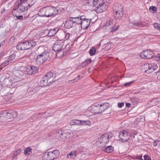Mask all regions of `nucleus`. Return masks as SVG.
I'll list each match as a JSON object with an SVG mask.
<instances>
[{
  "label": "nucleus",
  "mask_w": 160,
  "mask_h": 160,
  "mask_svg": "<svg viewBox=\"0 0 160 160\" xmlns=\"http://www.w3.org/2000/svg\"><path fill=\"white\" fill-rule=\"evenodd\" d=\"M58 12V10L56 7L48 6L41 8L38 14L42 17H50L54 16Z\"/></svg>",
  "instance_id": "1"
},
{
  "label": "nucleus",
  "mask_w": 160,
  "mask_h": 160,
  "mask_svg": "<svg viewBox=\"0 0 160 160\" xmlns=\"http://www.w3.org/2000/svg\"><path fill=\"white\" fill-rule=\"evenodd\" d=\"M56 73L55 72H50L43 76L42 78L40 84L42 87H45L52 83L55 81Z\"/></svg>",
  "instance_id": "2"
},
{
  "label": "nucleus",
  "mask_w": 160,
  "mask_h": 160,
  "mask_svg": "<svg viewBox=\"0 0 160 160\" xmlns=\"http://www.w3.org/2000/svg\"><path fill=\"white\" fill-rule=\"evenodd\" d=\"M36 42L33 40L25 41L20 43L16 46V48L18 50H28L31 48L35 46L36 45Z\"/></svg>",
  "instance_id": "3"
},
{
  "label": "nucleus",
  "mask_w": 160,
  "mask_h": 160,
  "mask_svg": "<svg viewBox=\"0 0 160 160\" xmlns=\"http://www.w3.org/2000/svg\"><path fill=\"white\" fill-rule=\"evenodd\" d=\"M59 152L58 150H55L52 152H45L42 157L43 160H53L58 157Z\"/></svg>",
  "instance_id": "4"
},
{
  "label": "nucleus",
  "mask_w": 160,
  "mask_h": 160,
  "mask_svg": "<svg viewBox=\"0 0 160 160\" xmlns=\"http://www.w3.org/2000/svg\"><path fill=\"white\" fill-rule=\"evenodd\" d=\"M115 17L118 19L122 18L123 15V6L119 4L115 5L113 7Z\"/></svg>",
  "instance_id": "5"
},
{
  "label": "nucleus",
  "mask_w": 160,
  "mask_h": 160,
  "mask_svg": "<svg viewBox=\"0 0 160 160\" xmlns=\"http://www.w3.org/2000/svg\"><path fill=\"white\" fill-rule=\"evenodd\" d=\"M44 52L38 55L36 59V61L38 64H41L43 63L48 59L49 53L42 49Z\"/></svg>",
  "instance_id": "6"
},
{
  "label": "nucleus",
  "mask_w": 160,
  "mask_h": 160,
  "mask_svg": "<svg viewBox=\"0 0 160 160\" xmlns=\"http://www.w3.org/2000/svg\"><path fill=\"white\" fill-rule=\"evenodd\" d=\"M27 5L18 3V5L13 9L12 13L13 15L15 14V12L22 13L28 9Z\"/></svg>",
  "instance_id": "7"
},
{
  "label": "nucleus",
  "mask_w": 160,
  "mask_h": 160,
  "mask_svg": "<svg viewBox=\"0 0 160 160\" xmlns=\"http://www.w3.org/2000/svg\"><path fill=\"white\" fill-rule=\"evenodd\" d=\"M119 137L120 138V141L122 142H126L129 139L130 133L126 130H122L119 133Z\"/></svg>",
  "instance_id": "8"
},
{
  "label": "nucleus",
  "mask_w": 160,
  "mask_h": 160,
  "mask_svg": "<svg viewBox=\"0 0 160 160\" xmlns=\"http://www.w3.org/2000/svg\"><path fill=\"white\" fill-rule=\"evenodd\" d=\"M65 41L63 40H58L56 41L53 46V49L56 52L64 48Z\"/></svg>",
  "instance_id": "9"
},
{
  "label": "nucleus",
  "mask_w": 160,
  "mask_h": 160,
  "mask_svg": "<svg viewBox=\"0 0 160 160\" xmlns=\"http://www.w3.org/2000/svg\"><path fill=\"white\" fill-rule=\"evenodd\" d=\"M98 4V5L96 10V12L98 13L102 12L108 8V3L107 2H103L102 0L101 2H99Z\"/></svg>",
  "instance_id": "10"
},
{
  "label": "nucleus",
  "mask_w": 160,
  "mask_h": 160,
  "mask_svg": "<svg viewBox=\"0 0 160 160\" xmlns=\"http://www.w3.org/2000/svg\"><path fill=\"white\" fill-rule=\"evenodd\" d=\"M158 68L157 65L154 63H147L144 65L145 72L148 73H150L156 70Z\"/></svg>",
  "instance_id": "11"
},
{
  "label": "nucleus",
  "mask_w": 160,
  "mask_h": 160,
  "mask_svg": "<svg viewBox=\"0 0 160 160\" xmlns=\"http://www.w3.org/2000/svg\"><path fill=\"white\" fill-rule=\"evenodd\" d=\"M142 58L144 59H149L154 57V53L152 51L149 50L142 51L140 54Z\"/></svg>",
  "instance_id": "12"
},
{
  "label": "nucleus",
  "mask_w": 160,
  "mask_h": 160,
  "mask_svg": "<svg viewBox=\"0 0 160 160\" xmlns=\"http://www.w3.org/2000/svg\"><path fill=\"white\" fill-rule=\"evenodd\" d=\"M24 70L25 74L31 75L36 73L38 71V69L35 67L30 66L27 68L25 67Z\"/></svg>",
  "instance_id": "13"
},
{
  "label": "nucleus",
  "mask_w": 160,
  "mask_h": 160,
  "mask_svg": "<svg viewBox=\"0 0 160 160\" xmlns=\"http://www.w3.org/2000/svg\"><path fill=\"white\" fill-rule=\"evenodd\" d=\"M112 136L110 137L108 134L105 133L102 135L99 141L101 143H103L104 144L107 143L109 140V139L111 138Z\"/></svg>",
  "instance_id": "14"
},
{
  "label": "nucleus",
  "mask_w": 160,
  "mask_h": 160,
  "mask_svg": "<svg viewBox=\"0 0 160 160\" xmlns=\"http://www.w3.org/2000/svg\"><path fill=\"white\" fill-rule=\"evenodd\" d=\"M25 67H22L20 69L15 70L14 71V76L17 77H20L23 76L25 74Z\"/></svg>",
  "instance_id": "15"
},
{
  "label": "nucleus",
  "mask_w": 160,
  "mask_h": 160,
  "mask_svg": "<svg viewBox=\"0 0 160 160\" xmlns=\"http://www.w3.org/2000/svg\"><path fill=\"white\" fill-rule=\"evenodd\" d=\"M102 0H85L86 3H87L91 7L96 6L99 2H101Z\"/></svg>",
  "instance_id": "16"
},
{
  "label": "nucleus",
  "mask_w": 160,
  "mask_h": 160,
  "mask_svg": "<svg viewBox=\"0 0 160 160\" xmlns=\"http://www.w3.org/2000/svg\"><path fill=\"white\" fill-rule=\"evenodd\" d=\"M91 21L89 19L82 21L80 24L81 28L84 29L87 28L90 25Z\"/></svg>",
  "instance_id": "17"
},
{
  "label": "nucleus",
  "mask_w": 160,
  "mask_h": 160,
  "mask_svg": "<svg viewBox=\"0 0 160 160\" xmlns=\"http://www.w3.org/2000/svg\"><path fill=\"white\" fill-rule=\"evenodd\" d=\"M73 21L71 19L70 17L69 18V20L66 21L64 25V26L66 28L69 29L73 26Z\"/></svg>",
  "instance_id": "18"
},
{
  "label": "nucleus",
  "mask_w": 160,
  "mask_h": 160,
  "mask_svg": "<svg viewBox=\"0 0 160 160\" xmlns=\"http://www.w3.org/2000/svg\"><path fill=\"white\" fill-rule=\"evenodd\" d=\"M71 19L73 21V24L75 25L80 24L82 22L81 20L79 17H70Z\"/></svg>",
  "instance_id": "19"
},
{
  "label": "nucleus",
  "mask_w": 160,
  "mask_h": 160,
  "mask_svg": "<svg viewBox=\"0 0 160 160\" xmlns=\"http://www.w3.org/2000/svg\"><path fill=\"white\" fill-rule=\"evenodd\" d=\"M81 123H82L81 120L76 119L72 120L69 122V124L71 126L74 125H75L81 126Z\"/></svg>",
  "instance_id": "20"
},
{
  "label": "nucleus",
  "mask_w": 160,
  "mask_h": 160,
  "mask_svg": "<svg viewBox=\"0 0 160 160\" xmlns=\"http://www.w3.org/2000/svg\"><path fill=\"white\" fill-rule=\"evenodd\" d=\"M92 109L93 110L94 112L96 114L100 113V109L99 104H98L97 105H94L92 106Z\"/></svg>",
  "instance_id": "21"
},
{
  "label": "nucleus",
  "mask_w": 160,
  "mask_h": 160,
  "mask_svg": "<svg viewBox=\"0 0 160 160\" xmlns=\"http://www.w3.org/2000/svg\"><path fill=\"white\" fill-rule=\"evenodd\" d=\"M100 108V109L101 113L104 112L107 109L108 106V105L106 103H104L103 104L99 105Z\"/></svg>",
  "instance_id": "22"
},
{
  "label": "nucleus",
  "mask_w": 160,
  "mask_h": 160,
  "mask_svg": "<svg viewBox=\"0 0 160 160\" xmlns=\"http://www.w3.org/2000/svg\"><path fill=\"white\" fill-rule=\"evenodd\" d=\"M77 153V152L76 151H73L67 155V158H69L70 157V158H73L76 156Z\"/></svg>",
  "instance_id": "23"
},
{
  "label": "nucleus",
  "mask_w": 160,
  "mask_h": 160,
  "mask_svg": "<svg viewBox=\"0 0 160 160\" xmlns=\"http://www.w3.org/2000/svg\"><path fill=\"white\" fill-rule=\"evenodd\" d=\"M70 49V45L67 44L65 45H64V48L62 49L63 50V51H64V53L66 55L68 53Z\"/></svg>",
  "instance_id": "24"
},
{
  "label": "nucleus",
  "mask_w": 160,
  "mask_h": 160,
  "mask_svg": "<svg viewBox=\"0 0 160 160\" xmlns=\"http://www.w3.org/2000/svg\"><path fill=\"white\" fill-rule=\"evenodd\" d=\"M56 56L57 58H62L63 55H65L64 51H63L62 49L58 51H57Z\"/></svg>",
  "instance_id": "25"
},
{
  "label": "nucleus",
  "mask_w": 160,
  "mask_h": 160,
  "mask_svg": "<svg viewBox=\"0 0 160 160\" xmlns=\"http://www.w3.org/2000/svg\"><path fill=\"white\" fill-rule=\"evenodd\" d=\"M57 30L56 28L50 30L48 32V35L49 37L52 36L54 35L57 32Z\"/></svg>",
  "instance_id": "26"
},
{
  "label": "nucleus",
  "mask_w": 160,
  "mask_h": 160,
  "mask_svg": "<svg viewBox=\"0 0 160 160\" xmlns=\"http://www.w3.org/2000/svg\"><path fill=\"white\" fill-rule=\"evenodd\" d=\"M114 148L111 146L107 147L104 149V151L107 153H110L113 151Z\"/></svg>",
  "instance_id": "27"
},
{
  "label": "nucleus",
  "mask_w": 160,
  "mask_h": 160,
  "mask_svg": "<svg viewBox=\"0 0 160 160\" xmlns=\"http://www.w3.org/2000/svg\"><path fill=\"white\" fill-rule=\"evenodd\" d=\"M32 149L29 147L27 148L24 151V154L26 155H30L32 153Z\"/></svg>",
  "instance_id": "28"
},
{
  "label": "nucleus",
  "mask_w": 160,
  "mask_h": 160,
  "mask_svg": "<svg viewBox=\"0 0 160 160\" xmlns=\"http://www.w3.org/2000/svg\"><path fill=\"white\" fill-rule=\"evenodd\" d=\"M7 112H5V111L0 112V121L1 122H3L4 121V119L5 118V117L6 116V114Z\"/></svg>",
  "instance_id": "29"
},
{
  "label": "nucleus",
  "mask_w": 160,
  "mask_h": 160,
  "mask_svg": "<svg viewBox=\"0 0 160 160\" xmlns=\"http://www.w3.org/2000/svg\"><path fill=\"white\" fill-rule=\"evenodd\" d=\"M91 59L89 58L86 59L84 62H83L82 64V66L83 67H85L87 66L89 63L91 62Z\"/></svg>",
  "instance_id": "30"
},
{
  "label": "nucleus",
  "mask_w": 160,
  "mask_h": 160,
  "mask_svg": "<svg viewBox=\"0 0 160 160\" xmlns=\"http://www.w3.org/2000/svg\"><path fill=\"white\" fill-rule=\"evenodd\" d=\"M9 114L11 115L12 118H16L18 116L17 112L16 111L13 110H9Z\"/></svg>",
  "instance_id": "31"
},
{
  "label": "nucleus",
  "mask_w": 160,
  "mask_h": 160,
  "mask_svg": "<svg viewBox=\"0 0 160 160\" xmlns=\"http://www.w3.org/2000/svg\"><path fill=\"white\" fill-rule=\"evenodd\" d=\"M81 125H84L85 126H90L91 125V123L89 121L81 120Z\"/></svg>",
  "instance_id": "32"
},
{
  "label": "nucleus",
  "mask_w": 160,
  "mask_h": 160,
  "mask_svg": "<svg viewBox=\"0 0 160 160\" xmlns=\"http://www.w3.org/2000/svg\"><path fill=\"white\" fill-rule=\"evenodd\" d=\"M149 11L153 13H156L157 12V8L155 6H151L149 9Z\"/></svg>",
  "instance_id": "33"
},
{
  "label": "nucleus",
  "mask_w": 160,
  "mask_h": 160,
  "mask_svg": "<svg viewBox=\"0 0 160 160\" xmlns=\"http://www.w3.org/2000/svg\"><path fill=\"white\" fill-rule=\"evenodd\" d=\"M96 52V51L95 48L94 47H92L89 50V54L90 55L93 56L95 54Z\"/></svg>",
  "instance_id": "34"
},
{
  "label": "nucleus",
  "mask_w": 160,
  "mask_h": 160,
  "mask_svg": "<svg viewBox=\"0 0 160 160\" xmlns=\"http://www.w3.org/2000/svg\"><path fill=\"white\" fill-rule=\"evenodd\" d=\"M106 25L108 28H112L114 26V24L112 21H110L107 22Z\"/></svg>",
  "instance_id": "35"
},
{
  "label": "nucleus",
  "mask_w": 160,
  "mask_h": 160,
  "mask_svg": "<svg viewBox=\"0 0 160 160\" xmlns=\"http://www.w3.org/2000/svg\"><path fill=\"white\" fill-rule=\"evenodd\" d=\"M10 61H9L8 59L5 61L2 64V65H0V67H1L2 68H3L4 67L6 66V65H8L9 64V63H10Z\"/></svg>",
  "instance_id": "36"
},
{
  "label": "nucleus",
  "mask_w": 160,
  "mask_h": 160,
  "mask_svg": "<svg viewBox=\"0 0 160 160\" xmlns=\"http://www.w3.org/2000/svg\"><path fill=\"white\" fill-rule=\"evenodd\" d=\"M159 102V101L158 100V99L155 98L152 100L151 101V104L152 105V106H154L156 104Z\"/></svg>",
  "instance_id": "37"
},
{
  "label": "nucleus",
  "mask_w": 160,
  "mask_h": 160,
  "mask_svg": "<svg viewBox=\"0 0 160 160\" xmlns=\"http://www.w3.org/2000/svg\"><path fill=\"white\" fill-rule=\"evenodd\" d=\"M5 112H6L7 114H6V116L5 117V118H12L11 115L9 114V110L5 111Z\"/></svg>",
  "instance_id": "38"
},
{
  "label": "nucleus",
  "mask_w": 160,
  "mask_h": 160,
  "mask_svg": "<svg viewBox=\"0 0 160 160\" xmlns=\"http://www.w3.org/2000/svg\"><path fill=\"white\" fill-rule=\"evenodd\" d=\"M15 57V55L14 54H12L9 57L8 59L10 61V62L13 60Z\"/></svg>",
  "instance_id": "39"
},
{
  "label": "nucleus",
  "mask_w": 160,
  "mask_h": 160,
  "mask_svg": "<svg viewBox=\"0 0 160 160\" xmlns=\"http://www.w3.org/2000/svg\"><path fill=\"white\" fill-rule=\"evenodd\" d=\"M28 0H18V3H22V4H24L25 5H27V3H26L27 1Z\"/></svg>",
  "instance_id": "40"
},
{
  "label": "nucleus",
  "mask_w": 160,
  "mask_h": 160,
  "mask_svg": "<svg viewBox=\"0 0 160 160\" xmlns=\"http://www.w3.org/2000/svg\"><path fill=\"white\" fill-rule=\"evenodd\" d=\"M21 152V150L20 149H19L13 153V156H16L17 155L19 154Z\"/></svg>",
  "instance_id": "41"
},
{
  "label": "nucleus",
  "mask_w": 160,
  "mask_h": 160,
  "mask_svg": "<svg viewBox=\"0 0 160 160\" xmlns=\"http://www.w3.org/2000/svg\"><path fill=\"white\" fill-rule=\"evenodd\" d=\"M153 26L155 28L159 30L160 27V25L158 23H155L153 24Z\"/></svg>",
  "instance_id": "42"
},
{
  "label": "nucleus",
  "mask_w": 160,
  "mask_h": 160,
  "mask_svg": "<svg viewBox=\"0 0 160 160\" xmlns=\"http://www.w3.org/2000/svg\"><path fill=\"white\" fill-rule=\"evenodd\" d=\"M16 14L17 12H15V14L13 15L16 17H17V18L18 19L21 20L23 19V17L22 16H18Z\"/></svg>",
  "instance_id": "43"
},
{
  "label": "nucleus",
  "mask_w": 160,
  "mask_h": 160,
  "mask_svg": "<svg viewBox=\"0 0 160 160\" xmlns=\"http://www.w3.org/2000/svg\"><path fill=\"white\" fill-rule=\"evenodd\" d=\"M119 27V26H117L116 28H115V27H114L113 26V28H111V29H112L111 32H113L116 31V30L118 29Z\"/></svg>",
  "instance_id": "44"
},
{
  "label": "nucleus",
  "mask_w": 160,
  "mask_h": 160,
  "mask_svg": "<svg viewBox=\"0 0 160 160\" xmlns=\"http://www.w3.org/2000/svg\"><path fill=\"white\" fill-rule=\"evenodd\" d=\"M79 17L81 21L85 20L87 19L86 18L85 16L84 15L80 16Z\"/></svg>",
  "instance_id": "45"
},
{
  "label": "nucleus",
  "mask_w": 160,
  "mask_h": 160,
  "mask_svg": "<svg viewBox=\"0 0 160 160\" xmlns=\"http://www.w3.org/2000/svg\"><path fill=\"white\" fill-rule=\"evenodd\" d=\"M135 82V81L134 80V81H131V82H128V83H125L124 84V86H126V87H127L128 86H129L131 83H133V82Z\"/></svg>",
  "instance_id": "46"
},
{
  "label": "nucleus",
  "mask_w": 160,
  "mask_h": 160,
  "mask_svg": "<svg viewBox=\"0 0 160 160\" xmlns=\"http://www.w3.org/2000/svg\"><path fill=\"white\" fill-rule=\"evenodd\" d=\"M144 158L145 160H150L151 159V158L147 155H144Z\"/></svg>",
  "instance_id": "47"
},
{
  "label": "nucleus",
  "mask_w": 160,
  "mask_h": 160,
  "mask_svg": "<svg viewBox=\"0 0 160 160\" xmlns=\"http://www.w3.org/2000/svg\"><path fill=\"white\" fill-rule=\"evenodd\" d=\"M70 34L69 33H68L66 34L65 38L66 40H68L70 37Z\"/></svg>",
  "instance_id": "48"
},
{
  "label": "nucleus",
  "mask_w": 160,
  "mask_h": 160,
  "mask_svg": "<svg viewBox=\"0 0 160 160\" xmlns=\"http://www.w3.org/2000/svg\"><path fill=\"white\" fill-rule=\"evenodd\" d=\"M124 103L123 102L121 103H118V106L119 108H122V106H124Z\"/></svg>",
  "instance_id": "49"
},
{
  "label": "nucleus",
  "mask_w": 160,
  "mask_h": 160,
  "mask_svg": "<svg viewBox=\"0 0 160 160\" xmlns=\"http://www.w3.org/2000/svg\"><path fill=\"white\" fill-rule=\"evenodd\" d=\"M17 85V83L16 82H12L11 83V86L12 88H15L16 86Z\"/></svg>",
  "instance_id": "50"
},
{
  "label": "nucleus",
  "mask_w": 160,
  "mask_h": 160,
  "mask_svg": "<svg viewBox=\"0 0 160 160\" xmlns=\"http://www.w3.org/2000/svg\"><path fill=\"white\" fill-rule=\"evenodd\" d=\"M133 24L135 27L141 25V23L140 22H138V23H133Z\"/></svg>",
  "instance_id": "51"
},
{
  "label": "nucleus",
  "mask_w": 160,
  "mask_h": 160,
  "mask_svg": "<svg viewBox=\"0 0 160 160\" xmlns=\"http://www.w3.org/2000/svg\"><path fill=\"white\" fill-rule=\"evenodd\" d=\"M159 141H155L153 142V145L154 147H156L158 145V142H159Z\"/></svg>",
  "instance_id": "52"
},
{
  "label": "nucleus",
  "mask_w": 160,
  "mask_h": 160,
  "mask_svg": "<svg viewBox=\"0 0 160 160\" xmlns=\"http://www.w3.org/2000/svg\"><path fill=\"white\" fill-rule=\"evenodd\" d=\"M106 45H107V46L109 47L108 48H107V49L108 50L109 49L111 46V44L109 43H107V44Z\"/></svg>",
  "instance_id": "53"
},
{
  "label": "nucleus",
  "mask_w": 160,
  "mask_h": 160,
  "mask_svg": "<svg viewBox=\"0 0 160 160\" xmlns=\"http://www.w3.org/2000/svg\"><path fill=\"white\" fill-rule=\"evenodd\" d=\"M60 132V134L61 135H64L65 136V133H62V130H60L58 132V133H59Z\"/></svg>",
  "instance_id": "54"
},
{
  "label": "nucleus",
  "mask_w": 160,
  "mask_h": 160,
  "mask_svg": "<svg viewBox=\"0 0 160 160\" xmlns=\"http://www.w3.org/2000/svg\"><path fill=\"white\" fill-rule=\"evenodd\" d=\"M80 77V75H79L78 76V77L77 78H75L73 80L74 81L76 80L77 81L79 79V78Z\"/></svg>",
  "instance_id": "55"
},
{
  "label": "nucleus",
  "mask_w": 160,
  "mask_h": 160,
  "mask_svg": "<svg viewBox=\"0 0 160 160\" xmlns=\"http://www.w3.org/2000/svg\"><path fill=\"white\" fill-rule=\"evenodd\" d=\"M136 158L137 159H141L142 160V156H136Z\"/></svg>",
  "instance_id": "56"
},
{
  "label": "nucleus",
  "mask_w": 160,
  "mask_h": 160,
  "mask_svg": "<svg viewBox=\"0 0 160 160\" xmlns=\"http://www.w3.org/2000/svg\"><path fill=\"white\" fill-rule=\"evenodd\" d=\"M17 158L15 156H13L12 157V160H17Z\"/></svg>",
  "instance_id": "57"
},
{
  "label": "nucleus",
  "mask_w": 160,
  "mask_h": 160,
  "mask_svg": "<svg viewBox=\"0 0 160 160\" xmlns=\"http://www.w3.org/2000/svg\"><path fill=\"white\" fill-rule=\"evenodd\" d=\"M26 58H27L26 56H23V57L21 58L20 59H23L24 60H25V59H26Z\"/></svg>",
  "instance_id": "58"
},
{
  "label": "nucleus",
  "mask_w": 160,
  "mask_h": 160,
  "mask_svg": "<svg viewBox=\"0 0 160 160\" xmlns=\"http://www.w3.org/2000/svg\"><path fill=\"white\" fill-rule=\"evenodd\" d=\"M131 104L130 103H126V106L128 107H129L130 106Z\"/></svg>",
  "instance_id": "59"
},
{
  "label": "nucleus",
  "mask_w": 160,
  "mask_h": 160,
  "mask_svg": "<svg viewBox=\"0 0 160 160\" xmlns=\"http://www.w3.org/2000/svg\"><path fill=\"white\" fill-rule=\"evenodd\" d=\"M157 78L158 79L160 80V74L158 75Z\"/></svg>",
  "instance_id": "60"
},
{
  "label": "nucleus",
  "mask_w": 160,
  "mask_h": 160,
  "mask_svg": "<svg viewBox=\"0 0 160 160\" xmlns=\"http://www.w3.org/2000/svg\"><path fill=\"white\" fill-rule=\"evenodd\" d=\"M157 57L158 58V60H160V54L157 55Z\"/></svg>",
  "instance_id": "61"
},
{
  "label": "nucleus",
  "mask_w": 160,
  "mask_h": 160,
  "mask_svg": "<svg viewBox=\"0 0 160 160\" xmlns=\"http://www.w3.org/2000/svg\"><path fill=\"white\" fill-rule=\"evenodd\" d=\"M40 48H38V51H40Z\"/></svg>",
  "instance_id": "62"
},
{
  "label": "nucleus",
  "mask_w": 160,
  "mask_h": 160,
  "mask_svg": "<svg viewBox=\"0 0 160 160\" xmlns=\"http://www.w3.org/2000/svg\"><path fill=\"white\" fill-rule=\"evenodd\" d=\"M80 67V66H78L77 67V69H79V68Z\"/></svg>",
  "instance_id": "63"
},
{
  "label": "nucleus",
  "mask_w": 160,
  "mask_h": 160,
  "mask_svg": "<svg viewBox=\"0 0 160 160\" xmlns=\"http://www.w3.org/2000/svg\"><path fill=\"white\" fill-rule=\"evenodd\" d=\"M28 6L30 7V5L29 4H28Z\"/></svg>",
  "instance_id": "64"
}]
</instances>
